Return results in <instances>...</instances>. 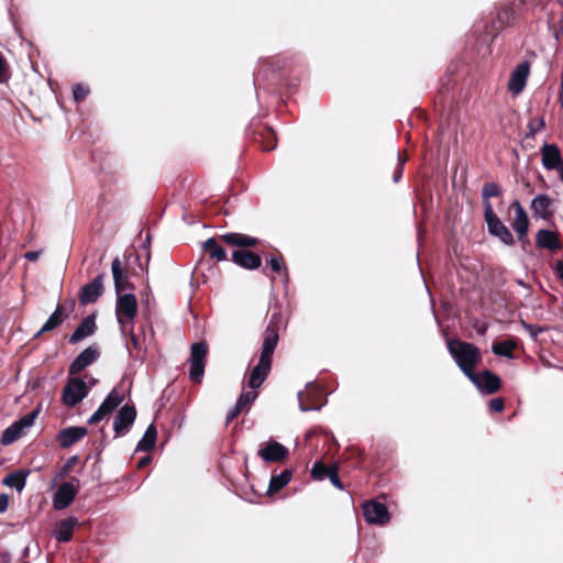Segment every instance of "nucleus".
<instances>
[{
    "instance_id": "nucleus-1",
    "label": "nucleus",
    "mask_w": 563,
    "mask_h": 563,
    "mask_svg": "<svg viewBox=\"0 0 563 563\" xmlns=\"http://www.w3.org/2000/svg\"><path fill=\"white\" fill-rule=\"evenodd\" d=\"M278 339L277 330L272 327H267L264 332L258 363L252 368L250 374L249 386L252 389L258 388L268 376L272 367V356L277 346Z\"/></svg>"
},
{
    "instance_id": "nucleus-2",
    "label": "nucleus",
    "mask_w": 563,
    "mask_h": 563,
    "mask_svg": "<svg viewBox=\"0 0 563 563\" xmlns=\"http://www.w3.org/2000/svg\"><path fill=\"white\" fill-rule=\"evenodd\" d=\"M446 345L463 374L467 378H473L475 367L482 361L479 350L474 344L460 340H449Z\"/></svg>"
},
{
    "instance_id": "nucleus-3",
    "label": "nucleus",
    "mask_w": 563,
    "mask_h": 563,
    "mask_svg": "<svg viewBox=\"0 0 563 563\" xmlns=\"http://www.w3.org/2000/svg\"><path fill=\"white\" fill-rule=\"evenodd\" d=\"M137 312V301L133 294H117L115 317L122 333L131 330Z\"/></svg>"
},
{
    "instance_id": "nucleus-4",
    "label": "nucleus",
    "mask_w": 563,
    "mask_h": 563,
    "mask_svg": "<svg viewBox=\"0 0 563 563\" xmlns=\"http://www.w3.org/2000/svg\"><path fill=\"white\" fill-rule=\"evenodd\" d=\"M484 218L487 224L489 234L499 239L505 245H512L515 239L509 229L499 220L497 214L494 212L490 202H487L484 210Z\"/></svg>"
},
{
    "instance_id": "nucleus-5",
    "label": "nucleus",
    "mask_w": 563,
    "mask_h": 563,
    "mask_svg": "<svg viewBox=\"0 0 563 563\" xmlns=\"http://www.w3.org/2000/svg\"><path fill=\"white\" fill-rule=\"evenodd\" d=\"M207 353L208 346L205 342H197L191 345L189 377L192 382H201L205 373Z\"/></svg>"
},
{
    "instance_id": "nucleus-6",
    "label": "nucleus",
    "mask_w": 563,
    "mask_h": 563,
    "mask_svg": "<svg viewBox=\"0 0 563 563\" xmlns=\"http://www.w3.org/2000/svg\"><path fill=\"white\" fill-rule=\"evenodd\" d=\"M37 413V410H33L9 426L2 433L1 443L10 445L19 440L24 434V431L34 424Z\"/></svg>"
},
{
    "instance_id": "nucleus-7",
    "label": "nucleus",
    "mask_w": 563,
    "mask_h": 563,
    "mask_svg": "<svg viewBox=\"0 0 563 563\" xmlns=\"http://www.w3.org/2000/svg\"><path fill=\"white\" fill-rule=\"evenodd\" d=\"M89 393L88 384L84 378H69L63 389L62 400L67 407H75Z\"/></svg>"
},
{
    "instance_id": "nucleus-8",
    "label": "nucleus",
    "mask_w": 563,
    "mask_h": 563,
    "mask_svg": "<svg viewBox=\"0 0 563 563\" xmlns=\"http://www.w3.org/2000/svg\"><path fill=\"white\" fill-rule=\"evenodd\" d=\"M122 401L123 395L117 388H113L99 406V408L88 419V423L96 424L100 422L107 418L115 408H118Z\"/></svg>"
},
{
    "instance_id": "nucleus-9",
    "label": "nucleus",
    "mask_w": 563,
    "mask_h": 563,
    "mask_svg": "<svg viewBox=\"0 0 563 563\" xmlns=\"http://www.w3.org/2000/svg\"><path fill=\"white\" fill-rule=\"evenodd\" d=\"M122 401L123 395L117 388H113L99 406V408L88 419V423L96 424L100 422L107 418L115 408H118Z\"/></svg>"
},
{
    "instance_id": "nucleus-10",
    "label": "nucleus",
    "mask_w": 563,
    "mask_h": 563,
    "mask_svg": "<svg viewBox=\"0 0 563 563\" xmlns=\"http://www.w3.org/2000/svg\"><path fill=\"white\" fill-rule=\"evenodd\" d=\"M363 515L365 520L372 525L383 526L389 521L387 507L375 500L363 504Z\"/></svg>"
},
{
    "instance_id": "nucleus-11",
    "label": "nucleus",
    "mask_w": 563,
    "mask_h": 563,
    "mask_svg": "<svg viewBox=\"0 0 563 563\" xmlns=\"http://www.w3.org/2000/svg\"><path fill=\"white\" fill-rule=\"evenodd\" d=\"M135 418L136 410L134 406H130L128 404L122 406L113 421V430L115 432V437H121L126 433L133 426Z\"/></svg>"
},
{
    "instance_id": "nucleus-12",
    "label": "nucleus",
    "mask_w": 563,
    "mask_h": 563,
    "mask_svg": "<svg viewBox=\"0 0 563 563\" xmlns=\"http://www.w3.org/2000/svg\"><path fill=\"white\" fill-rule=\"evenodd\" d=\"M77 487L73 482L63 483L53 497V506L57 510H63L70 506L77 495Z\"/></svg>"
},
{
    "instance_id": "nucleus-13",
    "label": "nucleus",
    "mask_w": 563,
    "mask_h": 563,
    "mask_svg": "<svg viewBox=\"0 0 563 563\" xmlns=\"http://www.w3.org/2000/svg\"><path fill=\"white\" fill-rule=\"evenodd\" d=\"M472 377L468 379L483 393L494 394L500 388L499 377L489 371H484L482 374L474 372Z\"/></svg>"
},
{
    "instance_id": "nucleus-14",
    "label": "nucleus",
    "mask_w": 563,
    "mask_h": 563,
    "mask_svg": "<svg viewBox=\"0 0 563 563\" xmlns=\"http://www.w3.org/2000/svg\"><path fill=\"white\" fill-rule=\"evenodd\" d=\"M103 275H98L92 282L86 284L80 291L79 301L81 305H88L97 301L103 292Z\"/></svg>"
},
{
    "instance_id": "nucleus-15",
    "label": "nucleus",
    "mask_w": 563,
    "mask_h": 563,
    "mask_svg": "<svg viewBox=\"0 0 563 563\" xmlns=\"http://www.w3.org/2000/svg\"><path fill=\"white\" fill-rule=\"evenodd\" d=\"M99 357V351L96 346L85 349L70 364L69 374L75 375L90 366Z\"/></svg>"
},
{
    "instance_id": "nucleus-16",
    "label": "nucleus",
    "mask_w": 563,
    "mask_h": 563,
    "mask_svg": "<svg viewBox=\"0 0 563 563\" xmlns=\"http://www.w3.org/2000/svg\"><path fill=\"white\" fill-rule=\"evenodd\" d=\"M257 454L265 462H279L288 455V449L279 442L269 441L258 450Z\"/></svg>"
},
{
    "instance_id": "nucleus-17",
    "label": "nucleus",
    "mask_w": 563,
    "mask_h": 563,
    "mask_svg": "<svg viewBox=\"0 0 563 563\" xmlns=\"http://www.w3.org/2000/svg\"><path fill=\"white\" fill-rule=\"evenodd\" d=\"M531 209L536 217L549 220L554 214V200L548 195H538L531 201Z\"/></svg>"
},
{
    "instance_id": "nucleus-18",
    "label": "nucleus",
    "mask_w": 563,
    "mask_h": 563,
    "mask_svg": "<svg viewBox=\"0 0 563 563\" xmlns=\"http://www.w3.org/2000/svg\"><path fill=\"white\" fill-rule=\"evenodd\" d=\"M530 67L528 63L519 64L515 70L511 73L508 89L514 93H520L526 87L527 79L529 76Z\"/></svg>"
},
{
    "instance_id": "nucleus-19",
    "label": "nucleus",
    "mask_w": 563,
    "mask_h": 563,
    "mask_svg": "<svg viewBox=\"0 0 563 563\" xmlns=\"http://www.w3.org/2000/svg\"><path fill=\"white\" fill-rule=\"evenodd\" d=\"M74 302L70 303L73 307ZM71 308L67 309L64 305H57L55 311L49 316L43 327L38 330L35 336H40L44 332L52 331L60 325L69 316Z\"/></svg>"
},
{
    "instance_id": "nucleus-20",
    "label": "nucleus",
    "mask_w": 563,
    "mask_h": 563,
    "mask_svg": "<svg viewBox=\"0 0 563 563\" xmlns=\"http://www.w3.org/2000/svg\"><path fill=\"white\" fill-rule=\"evenodd\" d=\"M541 156L543 167L549 170L558 169L563 164L560 148L555 144H544Z\"/></svg>"
},
{
    "instance_id": "nucleus-21",
    "label": "nucleus",
    "mask_w": 563,
    "mask_h": 563,
    "mask_svg": "<svg viewBox=\"0 0 563 563\" xmlns=\"http://www.w3.org/2000/svg\"><path fill=\"white\" fill-rule=\"evenodd\" d=\"M232 261L240 267L249 271L257 269L262 265L260 255L242 250L232 253Z\"/></svg>"
},
{
    "instance_id": "nucleus-22",
    "label": "nucleus",
    "mask_w": 563,
    "mask_h": 563,
    "mask_svg": "<svg viewBox=\"0 0 563 563\" xmlns=\"http://www.w3.org/2000/svg\"><path fill=\"white\" fill-rule=\"evenodd\" d=\"M511 207L515 210V219L512 223V229L517 232L518 238L521 240L528 233L529 219L526 210L521 206L518 200H515L511 203Z\"/></svg>"
},
{
    "instance_id": "nucleus-23",
    "label": "nucleus",
    "mask_w": 563,
    "mask_h": 563,
    "mask_svg": "<svg viewBox=\"0 0 563 563\" xmlns=\"http://www.w3.org/2000/svg\"><path fill=\"white\" fill-rule=\"evenodd\" d=\"M219 240L231 246L252 247L257 245L258 240L242 233L231 232L219 236Z\"/></svg>"
},
{
    "instance_id": "nucleus-24",
    "label": "nucleus",
    "mask_w": 563,
    "mask_h": 563,
    "mask_svg": "<svg viewBox=\"0 0 563 563\" xmlns=\"http://www.w3.org/2000/svg\"><path fill=\"white\" fill-rule=\"evenodd\" d=\"M97 329L95 318L92 316L86 317L81 323L75 329L74 333L70 335L69 341L73 344H76L84 339L92 335Z\"/></svg>"
},
{
    "instance_id": "nucleus-25",
    "label": "nucleus",
    "mask_w": 563,
    "mask_h": 563,
    "mask_svg": "<svg viewBox=\"0 0 563 563\" xmlns=\"http://www.w3.org/2000/svg\"><path fill=\"white\" fill-rule=\"evenodd\" d=\"M536 243L541 249H547L550 251H558L562 249V244L559 240V236L555 232L542 229L538 231L536 236Z\"/></svg>"
},
{
    "instance_id": "nucleus-26",
    "label": "nucleus",
    "mask_w": 563,
    "mask_h": 563,
    "mask_svg": "<svg viewBox=\"0 0 563 563\" xmlns=\"http://www.w3.org/2000/svg\"><path fill=\"white\" fill-rule=\"evenodd\" d=\"M86 434L87 429L85 427H69L59 432L58 440L63 448H69Z\"/></svg>"
},
{
    "instance_id": "nucleus-27",
    "label": "nucleus",
    "mask_w": 563,
    "mask_h": 563,
    "mask_svg": "<svg viewBox=\"0 0 563 563\" xmlns=\"http://www.w3.org/2000/svg\"><path fill=\"white\" fill-rule=\"evenodd\" d=\"M78 520L74 517L62 520L57 523L54 530V537L58 542H68L74 532V528L77 526Z\"/></svg>"
},
{
    "instance_id": "nucleus-28",
    "label": "nucleus",
    "mask_w": 563,
    "mask_h": 563,
    "mask_svg": "<svg viewBox=\"0 0 563 563\" xmlns=\"http://www.w3.org/2000/svg\"><path fill=\"white\" fill-rule=\"evenodd\" d=\"M111 272L114 282V289L117 294H121L129 288V283L122 269L121 261L115 257L111 263Z\"/></svg>"
},
{
    "instance_id": "nucleus-29",
    "label": "nucleus",
    "mask_w": 563,
    "mask_h": 563,
    "mask_svg": "<svg viewBox=\"0 0 563 563\" xmlns=\"http://www.w3.org/2000/svg\"><path fill=\"white\" fill-rule=\"evenodd\" d=\"M291 479V472L289 470H284L282 473L277 475H273L269 481V486L267 489V494H274L283 489Z\"/></svg>"
},
{
    "instance_id": "nucleus-30",
    "label": "nucleus",
    "mask_w": 563,
    "mask_h": 563,
    "mask_svg": "<svg viewBox=\"0 0 563 563\" xmlns=\"http://www.w3.org/2000/svg\"><path fill=\"white\" fill-rule=\"evenodd\" d=\"M157 431L155 426L152 423L147 427L143 438L136 445L137 451L147 452L151 451L156 442Z\"/></svg>"
},
{
    "instance_id": "nucleus-31",
    "label": "nucleus",
    "mask_w": 563,
    "mask_h": 563,
    "mask_svg": "<svg viewBox=\"0 0 563 563\" xmlns=\"http://www.w3.org/2000/svg\"><path fill=\"white\" fill-rule=\"evenodd\" d=\"M203 249L206 252L209 253V255L212 258H216L217 261H225L227 260V252L219 244L218 240L214 238L208 239L203 243Z\"/></svg>"
},
{
    "instance_id": "nucleus-32",
    "label": "nucleus",
    "mask_w": 563,
    "mask_h": 563,
    "mask_svg": "<svg viewBox=\"0 0 563 563\" xmlns=\"http://www.w3.org/2000/svg\"><path fill=\"white\" fill-rule=\"evenodd\" d=\"M27 473L13 472L8 474L3 478V484L10 488H14L18 492H22L25 487Z\"/></svg>"
},
{
    "instance_id": "nucleus-33",
    "label": "nucleus",
    "mask_w": 563,
    "mask_h": 563,
    "mask_svg": "<svg viewBox=\"0 0 563 563\" xmlns=\"http://www.w3.org/2000/svg\"><path fill=\"white\" fill-rule=\"evenodd\" d=\"M129 331H130V335H131V346H132V347H128L129 353L132 355L133 351H135L136 352L135 357L143 358L146 354V347L141 342L140 338L135 333L132 332V329Z\"/></svg>"
},
{
    "instance_id": "nucleus-34",
    "label": "nucleus",
    "mask_w": 563,
    "mask_h": 563,
    "mask_svg": "<svg viewBox=\"0 0 563 563\" xmlns=\"http://www.w3.org/2000/svg\"><path fill=\"white\" fill-rule=\"evenodd\" d=\"M514 347H515V343L514 342H511V341H504V342H499L497 344H494L493 345V352L496 355H500V356H505V357H508V358H512L511 351L514 350Z\"/></svg>"
},
{
    "instance_id": "nucleus-35",
    "label": "nucleus",
    "mask_w": 563,
    "mask_h": 563,
    "mask_svg": "<svg viewBox=\"0 0 563 563\" xmlns=\"http://www.w3.org/2000/svg\"><path fill=\"white\" fill-rule=\"evenodd\" d=\"M482 195H483L484 206H486V203L489 202L490 198L497 197L500 195V188L495 183H487L483 187Z\"/></svg>"
},
{
    "instance_id": "nucleus-36",
    "label": "nucleus",
    "mask_w": 563,
    "mask_h": 563,
    "mask_svg": "<svg viewBox=\"0 0 563 563\" xmlns=\"http://www.w3.org/2000/svg\"><path fill=\"white\" fill-rule=\"evenodd\" d=\"M267 264L273 272L284 273L285 280H287V268L283 257L271 256Z\"/></svg>"
},
{
    "instance_id": "nucleus-37",
    "label": "nucleus",
    "mask_w": 563,
    "mask_h": 563,
    "mask_svg": "<svg viewBox=\"0 0 563 563\" xmlns=\"http://www.w3.org/2000/svg\"><path fill=\"white\" fill-rule=\"evenodd\" d=\"M329 470L321 461H318L311 468V476L314 479L322 481L328 475Z\"/></svg>"
},
{
    "instance_id": "nucleus-38",
    "label": "nucleus",
    "mask_w": 563,
    "mask_h": 563,
    "mask_svg": "<svg viewBox=\"0 0 563 563\" xmlns=\"http://www.w3.org/2000/svg\"><path fill=\"white\" fill-rule=\"evenodd\" d=\"M257 397V393L254 391V390H251V391H243L236 404L241 407V408H246L249 407Z\"/></svg>"
},
{
    "instance_id": "nucleus-39",
    "label": "nucleus",
    "mask_w": 563,
    "mask_h": 563,
    "mask_svg": "<svg viewBox=\"0 0 563 563\" xmlns=\"http://www.w3.org/2000/svg\"><path fill=\"white\" fill-rule=\"evenodd\" d=\"M522 328L530 334L532 339H537V336L544 332L547 329L544 327L534 325L531 323H527L526 321L521 322Z\"/></svg>"
},
{
    "instance_id": "nucleus-40",
    "label": "nucleus",
    "mask_w": 563,
    "mask_h": 563,
    "mask_svg": "<svg viewBox=\"0 0 563 563\" xmlns=\"http://www.w3.org/2000/svg\"><path fill=\"white\" fill-rule=\"evenodd\" d=\"M89 93V88L87 86H84V85H76L74 90H73V95H74V99L79 102V101H82Z\"/></svg>"
},
{
    "instance_id": "nucleus-41",
    "label": "nucleus",
    "mask_w": 563,
    "mask_h": 563,
    "mask_svg": "<svg viewBox=\"0 0 563 563\" xmlns=\"http://www.w3.org/2000/svg\"><path fill=\"white\" fill-rule=\"evenodd\" d=\"M9 77V67L7 60L0 54V84L5 82Z\"/></svg>"
},
{
    "instance_id": "nucleus-42",
    "label": "nucleus",
    "mask_w": 563,
    "mask_h": 563,
    "mask_svg": "<svg viewBox=\"0 0 563 563\" xmlns=\"http://www.w3.org/2000/svg\"><path fill=\"white\" fill-rule=\"evenodd\" d=\"M330 482L339 489H343V485L339 478L336 467H330L329 473L327 475Z\"/></svg>"
},
{
    "instance_id": "nucleus-43",
    "label": "nucleus",
    "mask_w": 563,
    "mask_h": 563,
    "mask_svg": "<svg viewBox=\"0 0 563 563\" xmlns=\"http://www.w3.org/2000/svg\"><path fill=\"white\" fill-rule=\"evenodd\" d=\"M544 126V121L543 119H538V120H534V121H531L529 123V130H530V133L531 134H536L537 132H539L540 130H542Z\"/></svg>"
},
{
    "instance_id": "nucleus-44",
    "label": "nucleus",
    "mask_w": 563,
    "mask_h": 563,
    "mask_svg": "<svg viewBox=\"0 0 563 563\" xmlns=\"http://www.w3.org/2000/svg\"><path fill=\"white\" fill-rule=\"evenodd\" d=\"M405 163H406V158L398 155V168L395 170L394 177H393L395 183L399 181V179L402 175V166L405 165Z\"/></svg>"
},
{
    "instance_id": "nucleus-45",
    "label": "nucleus",
    "mask_w": 563,
    "mask_h": 563,
    "mask_svg": "<svg viewBox=\"0 0 563 563\" xmlns=\"http://www.w3.org/2000/svg\"><path fill=\"white\" fill-rule=\"evenodd\" d=\"M489 409L495 412H500L504 409V401L500 398H495L489 401Z\"/></svg>"
},
{
    "instance_id": "nucleus-46",
    "label": "nucleus",
    "mask_w": 563,
    "mask_h": 563,
    "mask_svg": "<svg viewBox=\"0 0 563 563\" xmlns=\"http://www.w3.org/2000/svg\"><path fill=\"white\" fill-rule=\"evenodd\" d=\"M298 399H299V408L303 412L309 411V410H320L321 409V406L305 405V402L302 401V391L298 393Z\"/></svg>"
},
{
    "instance_id": "nucleus-47",
    "label": "nucleus",
    "mask_w": 563,
    "mask_h": 563,
    "mask_svg": "<svg viewBox=\"0 0 563 563\" xmlns=\"http://www.w3.org/2000/svg\"><path fill=\"white\" fill-rule=\"evenodd\" d=\"M242 410L243 408L235 404L234 407L230 409L227 415V422L234 420L241 413Z\"/></svg>"
},
{
    "instance_id": "nucleus-48",
    "label": "nucleus",
    "mask_w": 563,
    "mask_h": 563,
    "mask_svg": "<svg viewBox=\"0 0 563 563\" xmlns=\"http://www.w3.org/2000/svg\"><path fill=\"white\" fill-rule=\"evenodd\" d=\"M555 273L558 277L563 282V260H560L555 264Z\"/></svg>"
},
{
    "instance_id": "nucleus-49",
    "label": "nucleus",
    "mask_w": 563,
    "mask_h": 563,
    "mask_svg": "<svg viewBox=\"0 0 563 563\" xmlns=\"http://www.w3.org/2000/svg\"><path fill=\"white\" fill-rule=\"evenodd\" d=\"M8 508V497L5 494L0 495V512L5 511Z\"/></svg>"
},
{
    "instance_id": "nucleus-50",
    "label": "nucleus",
    "mask_w": 563,
    "mask_h": 563,
    "mask_svg": "<svg viewBox=\"0 0 563 563\" xmlns=\"http://www.w3.org/2000/svg\"><path fill=\"white\" fill-rule=\"evenodd\" d=\"M40 254H41V253H40V252H37V251H31V252H26V253H25V255H24V257H25L26 260H29V261L34 262V261H36V260L40 257Z\"/></svg>"
},
{
    "instance_id": "nucleus-51",
    "label": "nucleus",
    "mask_w": 563,
    "mask_h": 563,
    "mask_svg": "<svg viewBox=\"0 0 563 563\" xmlns=\"http://www.w3.org/2000/svg\"><path fill=\"white\" fill-rule=\"evenodd\" d=\"M76 461H77V456H73L71 459H69L64 466L63 473H67L69 471V468L76 463Z\"/></svg>"
},
{
    "instance_id": "nucleus-52",
    "label": "nucleus",
    "mask_w": 563,
    "mask_h": 563,
    "mask_svg": "<svg viewBox=\"0 0 563 563\" xmlns=\"http://www.w3.org/2000/svg\"><path fill=\"white\" fill-rule=\"evenodd\" d=\"M88 384H89L88 387L90 389L92 386H95L97 384V379L93 377H89Z\"/></svg>"
},
{
    "instance_id": "nucleus-53",
    "label": "nucleus",
    "mask_w": 563,
    "mask_h": 563,
    "mask_svg": "<svg viewBox=\"0 0 563 563\" xmlns=\"http://www.w3.org/2000/svg\"><path fill=\"white\" fill-rule=\"evenodd\" d=\"M150 461V457H144L142 459L140 462H139V466L142 467L144 466L145 464H147V462Z\"/></svg>"
},
{
    "instance_id": "nucleus-54",
    "label": "nucleus",
    "mask_w": 563,
    "mask_h": 563,
    "mask_svg": "<svg viewBox=\"0 0 563 563\" xmlns=\"http://www.w3.org/2000/svg\"><path fill=\"white\" fill-rule=\"evenodd\" d=\"M560 176V179L563 181V164L556 169Z\"/></svg>"
},
{
    "instance_id": "nucleus-55",
    "label": "nucleus",
    "mask_w": 563,
    "mask_h": 563,
    "mask_svg": "<svg viewBox=\"0 0 563 563\" xmlns=\"http://www.w3.org/2000/svg\"><path fill=\"white\" fill-rule=\"evenodd\" d=\"M143 301H145L147 305L150 303V297L147 294H145V298L142 299Z\"/></svg>"
}]
</instances>
